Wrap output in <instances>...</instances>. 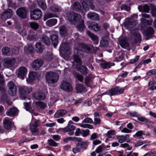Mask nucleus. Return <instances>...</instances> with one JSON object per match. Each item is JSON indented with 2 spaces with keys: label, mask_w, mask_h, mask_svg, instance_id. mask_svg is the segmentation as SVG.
I'll use <instances>...</instances> for the list:
<instances>
[{
  "label": "nucleus",
  "mask_w": 156,
  "mask_h": 156,
  "mask_svg": "<svg viewBox=\"0 0 156 156\" xmlns=\"http://www.w3.org/2000/svg\"><path fill=\"white\" fill-rule=\"evenodd\" d=\"M46 82L49 83H54L56 82L59 78L58 75L56 73L49 71L45 75Z\"/></svg>",
  "instance_id": "f257e3e1"
},
{
  "label": "nucleus",
  "mask_w": 156,
  "mask_h": 156,
  "mask_svg": "<svg viewBox=\"0 0 156 156\" xmlns=\"http://www.w3.org/2000/svg\"><path fill=\"white\" fill-rule=\"evenodd\" d=\"M137 16L136 14H133L130 18H128L125 19V22L123 23L124 26L127 28H132L137 24L136 19Z\"/></svg>",
  "instance_id": "f03ea898"
},
{
  "label": "nucleus",
  "mask_w": 156,
  "mask_h": 156,
  "mask_svg": "<svg viewBox=\"0 0 156 156\" xmlns=\"http://www.w3.org/2000/svg\"><path fill=\"white\" fill-rule=\"evenodd\" d=\"M79 47L80 50L83 51L90 54L96 50L98 48L94 47L92 45L86 44L83 43H80L79 45Z\"/></svg>",
  "instance_id": "7ed1b4c3"
},
{
  "label": "nucleus",
  "mask_w": 156,
  "mask_h": 156,
  "mask_svg": "<svg viewBox=\"0 0 156 156\" xmlns=\"http://www.w3.org/2000/svg\"><path fill=\"white\" fill-rule=\"evenodd\" d=\"M68 20L72 24H75L76 23L81 19V16L74 12H70L67 15Z\"/></svg>",
  "instance_id": "20e7f679"
},
{
  "label": "nucleus",
  "mask_w": 156,
  "mask_h": 156,
  "mask_svg": "<svg viewBox=\"0 0 156 156\" xmlns=\"http://www.w3.org/2000/svg\"><path fill=\"white\" fill-rule=\"evenodd\" d=\"M20 96L22 99L26 98L27 94H29L32 91L31 88L25 86L19 88Z\"/></svg>",
  "instance_id": "39448f33"
},
{
  "label": "nucleus",
  "mask_w": 156,
  "mask_h": 156,
  "mask_svg": "<svg viewBox=\"0 0 156 156\" xmlns=\"http://www.w3.org/2000/svg\"><path fill=\"white\" fill-rule=\"evenodd\" d=\"M41 125V122L39 120H35L34 122L30 124V130L32 134L34 136L37 135L38 133V129L37 127Z\"/></svg>",
  "instance_id": "423d86ee"
},
{
  "label": "nucleus",
  "mask_w": 156,
  "mask_h": 156,
  "mask_svg": "<svg viewBox=\"0 0 156 156\" xmlns=\"http://www.w3.org/2000/svg\"><path fill=\"white\" fill-rule=\"evenodd\" d=\"M16 61L14 58H6L4 60L3 65L6 68L12 69L13 68Z\"/></svg>",
  "instance_id": "0eeeda50"
},
{
  "label": "nucleus",
  "mask_w": 156,
  "mask_h": 156,
  "mask_svg": "<svg viewBox=\"0 0 156 156\" xmlns=\"http://www.w3.org/2000/svg\"><path fill=\"white\" fill-rule=\"evenodd\" d=\"M30 15L32 20H38L41 18L42 12L40 9H36L30 11Z\"/></svg>",
  "instance_id": "6e6552de"
},
{
  "label": "nucleus",
  "mask_w": 156,
  "mask_h": 156,
  "mask_svg": "<svg viewBox=\"0 0 156 156\" xmlns=\"http://www.w3.org/2000/svg\"><path fill=\"white\" fill-rule=\"evenodd\" d=\"M70 49L68 43H62L59 49V51L65 55H69L70 53Z\"/></svg>",
  "instance_id": "1a4fd4ad"
},
{
  "label": "nucleus",
  "mask_w": 156,
  "mask_h": 156,
  "mask_svg": "<svg viewBox=\"0 0 156 156\" xmlns=\"http://www.w3.org/2000/svg\"><path fill=\"white\" fill-rule=\"evenodd\" d=\"M9 94L12 96L15 95L17 92V88L15 84L12 81L9 82L7 84Z\"/></svg>",
  "instance_id": "9d476101"
},
{
  "label": "nucleus",
  "mask_w": 156,
  "mask_h": 156,
  "mask_svg": "<svg viewBox=\"0 0 156 156\" xmlns=\"http://www.w3.org/2000/svg\"><path fill=\"white\" fill-rule=\"evenodd\" d=\"M3 126L4 128L7 130H9L12 127L15 130L16 128L14 123L11 122L9 118H5L3 120Z\"/></svg>",
  "instance_id": "9b49d317"
},
{
  "label": "nucleus",
  "mask_w": 156,
  "mask_h": 156,
  "mask_svg": "<svg viewBox=\"0 0 156 156\" xmlns=\"http://www.w3.org/2000/svg\"><path fill=\"white\" fill-rule=\"evenodd\" d=\"M27 12L26 9L23 7L19 8L16 11L17 15L23 19H25L26 18Z\"/></svg>",
  "instance_id": "f8f14e48"
},
{
  "label": "nucleus",
  "mask_w": 156,
  "mask_h": 156,
  "mask_svg": "<svg viewBox=\"0 0 156 156\" xmlns=\"http://www.w3.org/2000/svg\"><path fill=\"white\" fill-rule=\"evenodd\" d=\"M60 87L66 91L71 92L73 90V88L71 84L66 81H63L62 82Z\"/></svg>",
  "instance_id": "ddd939ff"
},
{
  "label": "nucleus",
  "mask_w": 156,
  "mask_h": 156,
  "mask_svg": "<svg viewBox=\"0 0 156 156\" xmlns=\"http://www.w3.org/2000/svg\"><path fill=\"white\" fill-rule=\"evenodd\" d=\"M43 64V61L42 60L37 59L34 60L32 62L31 67L32 69L34 70H37L42 66Z\"/></svg>",
  "instance_id": "4468645a"
},
{
  "label": "nucleus",
  "mask_w": 156,
  "mask_h": 156,
  "mask_svg": "<svg viewBox=\"0 0 156 156\" xmlns=\"http://www.w3.org/2000/svg\"><path fill=\"white\" fill-rule=\"evenodd\" d=\"M27 73V69L25 67L23 66L20 67L18 69V76L19 78L23 80Z\"/></svg>",
  "instance_id": "2eb2a0df"
},
{
  "label": "nucleus",
  "mask_w": 156,
  "mask_h": 156,
  "mask_svg": "<svg viewBox=\"0 0 156 156\" xmlns=\"http://www.w3.org/2000/svg\"><path fill=\"white\" fill-rule=\"evenodd\" d=\"M33 96L35 99L39 100H43L46 99L45 94L40 91L34 93L33 94Z\"/></svg>",
  "instance_id": "dca6fc26"
},
{
  "label": "nucleus",
  "mask_w": 156,
  "mask_h": 156,
  "mask_svg": "<svg viewBox=\"0 0 156 156\" xmlns=\"http://www.w3.org/2000/svg\"><path fill=\"white\" fill-rule=\"evenodd\" d=\"M12 15V11L10 9L5 10L2 13V18L3 20H6L10 18Z\"/></svg>",
  "instance_id": "f3484780"
},
{
  "label": "nucleus",
  "mask_w": 156,
  "mask_h": 156,
  "mask_svg": "<svg viewBox=\"0 0 156 156\" xmlns=\"http://www.w3.org/2000/svg\"><path fill=\"white\" fill-rule=\"evenodd\" d=\"M94 77L91 74H89L85 78V83L86 86L89 87H92L93 84V80Z\"/></svg>",
  "instance_id": "a211bd4d"
},
{
  "label": "nucleus",
  "mask_w": 156,
  "mask_h": 156,
  "mask_svg": "<svg viewBox=\"0 0 156 156\" xmlns=\"http://www.w3.org/2000/svg\"><path fill=\"white\" fill-rule=\"evenodd\" d=\"M130 116L132 117H137L138 120L141 122H143L146 123H147L149 122V120L147 118L143 117H139V115L136 112H130Z\"/></svg>",
  "instance_id": "6ab92c4d"
},
{
  "label": "nucleus",
  "mask_w": 156,
  "mask_h": 156,
  "mask_svg": "<svg viewBox=\"0 0 156 156\" xmlns=\"http://www.w3.org/2000/svg\"><path fill=\"white\" fill-rule=\"evenodd\" d=\"M88 28L90 29L95 31H99L101 29L100 26L95 22L90 23L88 25Z\"/></svg>",
  "instance_id": "aec40b11"
},
{
  "label": "nucleus",
  "mask_w": 156,
  "mask_h": 156,
  "mask_svg": "<svg viewBox=\"0 0 156 156\" xmlns=\"http://www.w3.org/2000/svg\"><path fill=\"white\" fill-rule=\"evenodd\" d=\"M119 44L123 48H129V44L127 42L126 38L122 37L119 39Z\"/></svg>",
  "instance_id": "412c9836"
},
{
  "label": "nucleus",
  "mask_w": 156,
  "mask_h": 156,
  "mask_svg": "<svg viewBox=\"0 0 156 156\" xmlns=\"http://www.w3.org/2000/svg\"><path fill=\"white\" fill-rule=\"evenodd\" d=\"M35 106L39 110H43L47 107V104L41 101H37L35 102Z\"/></svg>",
  "instance_id": "4be33fe9"
},
{
  "label": "nucleus",
  "mask_w": 156,
  "mask_h": 156,
  "mask_svg": "<svg viewBox=\"0 0 156 156\" xmlns=\"http://www.w3.org/2000/svg\"><path fill=\"white\" fill-rule=\"evenodd\" d=\"M38 73L37 72H32L29 73V74L28 79H27L28 82V80L30 82H32L36 79L38 76Z\"/></svg>",
  "instance_id": "5701e85b"
},
{
  "label": "nucleus",
  "mask_w": 156,
  "mask_h": 156,
  "mask_svg": "<svg viewBox=\"0 0 156 156\" xmlns=\"http://www.w3.org/2000/svg\"><path fill=\"white\" fill-rule=\"evenodd\" d=\"M87 34L90 37L92 40L94 41V43L96 44H97L98 43V37L94 34L90 33V31L87 32Z\"/></svg>",
  "instance_id": "b1692460"
},
{
  "label": "nucleus",
  "mask_w": 156,
  "mask_h": 156,
  "mask_svg": "<svg viewBox=\"0 0 156 156\" xmlns=\"http://www.w3.org/2000/svg\"><path fill=\"white\" fill-rule=\"evenodd\" d=\"M76 128L75 126L70 125L69 124L68 125L63 128H61L60 129L64 132H67L70 131H73Z\"/></svg>",
  "instance_id": "393cba45"
},
{
  "label": "nucleus",
  "mask_w": 156,
  "mask_h": 156,
  "mask_svg": "<svg viewBox=\"0 0 156 156\" xmlns=\"http://www.w3.org/2000/svg\"><path fill=\"white\" fill-rule=\"evenodd\" d=\"M87 16L88 18L91 20L97 21L99 20V18L98 15L95 13H89L87 14Z\"/></svg>",
  "instance_id": "a878e982"
},
{
  "label": "nucleus",
  "mask_w": 156,
  "mask_h": 156,
  "mask_svg": "<svg viewBox=\"0 0 156 156\" xmlns=\"http://www.w3.org/2000/svg\"><path fill=\"white\" fill-rule=\"evenodd\" d=\"M138 9L139 11L141 12H148L150 10L149 6L147 4L144 5H139L138 7Z\"/></svg>",
  "instance_id": "bb28decb"
},
{
  "label": "nucleus",
  "mask_w": 156,
  "mask_h": 156,
  "mask_svg": "<svg viewBox=\"0 0 156 156\" xmlns=\"http://www.w3.org/2000/svg\"><path fill=\"white\" fill-rule=\"evenodd\" d=\"M66 112V111L65 110H59L55 114L54 117L55 118H58L62 117L64 115Z\"/></svg>",
  "instance_id": "cd10ccee"
},
{
  "label": "nucleus",
  "mask_w": 156,
  "mask_h": 156,
  "mask_svg": "<svg viewBox=\"0 0 156 156\" xmlns=\"http://www.w3.org/2000/svg\"><path fill=\"white\" fill-rule=\"evenodd\" d=\"M59 30L60 33L62 36L64 37L67 35L68 31L65 26H61L59 27Z\"/></svg>",
  "instance_id": "c85d7f7f"
},
{
  "label": "nucleus",
  "mask_w": 156,
  "mask_h": 156,
  "mask_svg": "<svg viewBox=\"0 0 156 156\" xmlns=\"http://www.w3.org/2000/svg\"><path fill=\"white\" fill-rule=\"evenodd\" d=\"M154 33V30L151 27H150L147 29L144 32L145 36L147 37L151 36Z\"/></svg>",
  "instance_id": "c756f323"
},
{
  "label": "nucleus",
  "mask_w": 156,
  "mask_h": 156,
  "mask_svg": "<svg viewBox=\"0 0 156 156\" xmlns=\"http://www.w3.org/2000/svg\"><path fill=\"white\" fill-rule=\"evenodd\" d=\"M17 109L16 108H10L6 112V114L10 116H13L15 115L17 112Z\"/></svg>",
  "instance_id": "7c9ffc66"
},
{
  "label": "nucleus",
  "mask_w": 156,
  "mask_h": 156,
  "mask_svg": "<svg viewBox=\"0 0 156 156\" xmlns=\"http://www.w3.org/2000/svg\"><path fill=\"white\" fill-rule=\"evenodd\" d=\"M51 40L54 47H56L58 43V36L56 34H53L51 36Z\"/></svg>",
  "instance_id": "2f4dec72"
},
{
  "label": "nucleus",
  "mask_w": 156,
  "mask_h": 156,
  "mask_svg": "<svg viewBox=\"0 0 156 156\" xmlns=\"http://www.w3.org/2000/svg\"><path fill=\"white\" fill-rule=\"evenodd\" d=\"M72 59L78 65H81L82 60L81 58L77 55L76 54H73V56Z\"/></svg>",
  "instance_id": "473e14b6"
},
{
  "label": "nucleus",
  "mask_w": 156,
  "mask_h": 156,
  "mask_svg": "<svg viewBox=\"0 0 156 156\" xmlns=\"http://www.w3.org/2000/svg\"><path fill=\"white\" fill-rule=\"evenodd\" d=\"M0 90L1 92L4 93L5 91L4 84V81L2 76L0 73Z\"/></svg>",
  "instance_id": "72a5a7b5"
},
{
  "label": "nucleus",
  "mask_w": 156,
  "mask_h": 156,
  "mask_svg": "<svg viewBox=\"0 0 156 156\" xmlns=\"http://www.w3.org/2000/svg\"><path fill=\"white\" fill-rule=\"evenodd\" d=\"M77 29L78 30L81 32H83L84 30L86 27L84 24V21L82 20L77 25Z\"/></svg>",
  "instance_id": "f704fd0d"
},
{
  "label": "nucleus",
  "mask_w": 156,
  "mask_h": 156,
  "mask_svg": "<svg viewBox=\"0 0 156 156\" xmlns=\"http://www.w3.org/2000/svg\"><path fill=\"white\" fill-rule=\"evenodd\" d=\"M57 22V20L55 19H51L47 20L46 23L47 26L51 27L55 25Z\"/></svg>",
  "instance_id": "c9c22d12"
},
{
  "label": "nucleus",
  "mask_w": 156,
  "mask_h": 156,
  "mask_svg": "<svg viewBox=\"0 0 156 156\" xmlns=\"http://www.w3.org/2000/svg\"><path fill=\"white\" fill-rule=\"evenodd\" d=\"M78 70L82 74L86 75L88 73V69L84 66H81L78 68Z\"/></svg>",
  "instance_id": "e433bc0d"
},
{
  "label": "nucleus",
  "mask_w": 156,
  "mask_h": 156,
  "mask_svg": "<svg viewBox=\"0 0 156 156\" xmlns=\"http://www.w3.org/2000/svg\"><path fill=\"white\" fill-rule=\"evenodd\" d=\"M24 52L26 54H29L30 53L33 52L34 48L33 46L31 45H28L25 47L24 48Z\"/></svg>",
  "instance_id": "4c0bfd02"
},
{
  "label": "nucleus",
  "mask_w": 156,
  "mask_h": 156,
  "mask_svg": "<svg viewBox=\"0 0 156 156\" xmlns=\"http://www.w3.org/2000/svg\"><path fill=\"white\" fill-rule=\"evenodd\" d=\"M1 99L2 101H5L9 105H11L12 103V102L9 99L7 95L5 94H2Z\"/></svg>",
  "instance_id": "58836bf2"
},
{
  "label": "nucleus",
  "mask_w": 156,
  "mask_h": 156,
  "mask_svg": "<svg viewBox=\"0 0 156 156\" xmlns=\"http://www.w3.org/2000/svg\"><path fill=\"white\" fill-rule=\"evenodd\" d=\"M41 39L42 41L45 44L49 45L50 44V42L49 38L45 35H42Z\"/></svg>",
  "instance_id": "ea45409f"
},
{
  "label": "nucleus",
  "mask_w": 156,
  "mask_h": 156,
  "mask_svg": "<svg viewBox=\"0 0 156 156\" xmlns=\"http://www.w3.org/2000/svg\"><path fill=\"white\" fill-rule=\"evenodd\" d=\"M76 89L77 92L81 93L87 91L86 88L82 84L76 85Z\"/></svg>",
  "instance_id": "a19ab883"
},
{
  "label": "nucleus",
  "mask_w": 156,
  "mask_h": 156,
  "mask_svg": "<svg viewBox=\"0 0 156 156\" xmlns=\"http://www.w3.org/2000/svg\"><path fill=\"white\" fill-rule=\"evenodd\" d=\"M37 3L39 6L43 10L46 9L47 6L44 2L42 0H37Z\"/></svg>",
  "instance_id": "79ce46f5"
},
{
  "label": "nucleus",
  "mask_w": 156,
  "mask_h": 156,
  "mask_svg": "<svg viewBox=\"0 0 156 156\" xmlns=\"http://www.w3.org/2000/svg\"><path fill=\"white\" fill-rule=\"evenodd\" d=\"M81 6L79 2H75L74 3L73 9L74 10L80 12L81 11Z\"/></svg>",
  "instance_id": "37998d69"
},
{
  "label": "nucleus",
  "mask_w": 156,
  "mask_h": 156,
  "mask_svg": "<svg viewBox=\"0 0 156 156\" xmlns=\"http://www.w3.org/2000/svg\"><path fill=\"white\" fill-rule=\"evenodd\" d=\"M35 46L37 53H41L43 51V46L41 43L37 42Z\"/></svg>",
  "instance_id": "c03bdc74"
},
{
  "label": "nucleus",
  "mask_w": 156,
  "mask_h": 156,
  "mask_svg": "<svg viewBox=\"0 0 156 156\" xmlns=\"http://www.w3.org/2000/svg\"><path fill=\"white\" fill-rule=\"evenodd\" d=\"M140 20L142 23L144 25H151V24L153 22L152 20L151 19L150 21L145 19L144 18H140Z\"/></svg>",
  "instance_id": "a18cd8bd"
},
{
  "label": "nucleus",
  "mask_w": 156,
  "mask_h": 156,
  "mask_svg": "<svg viewBox=\"0 0 156 156\" xmlns=\"http://www.w3.org/2000/svg\"><path fill=\"white\" fill-rule=\"evenodd\" d=\"M2 53L5 55H11V53L10 51L9 48L8 47H3L2 50Z\"/></svg>",
  "instance_id": "49530a36"
},
{
  "label": "nucleus",
  "mask_w": 156,
  "mask_h": 156,
  "mask_svg": "<svg viewBox=\"0 0 156 156\" xmlns=\"http://www.w3.org/2000/svg\"><path fill=\"white\" fill-rule=\"evenodd\" d=\"M108 40L105 37L102 38L101 42L100 45L102 47H105L108 45Z\"/></svg>",
  "instance_id": "de8ad7c7"
},
{
  "label": "nucleus",
  "mask_w": 156,
  "mask_h": 156,
  "mask_svg": "<svg viewBox=\"0 0 156 156\" xmlns=\"http://www.w3.org/2000/svg\"><path fill=\"white\" fill-rule=\"evenodd\" d=\"M117 89L116 87L115 88H112L111 89L109 90L108 94L110 96H112L115 95H117Z\"/></svg>",
  "instance_id": "09e8293b"
},
{
  "label": "nucleus",
  "mask_w": 156,
  "mask_h": 156,
  "mask_svg": "<svg viewBox=\"0 0 156 156\" xmlns=\"http://www.w3.org/2000/svg\"><path fill=\"white\" fill-rule=\"evenodd\" d=\"M50 9L53 12H57L61 10V8L58 5H54L51 6Z\"/></svg>",
  "instance_id": "8fccbe9b"
},
{
  "label": "nucleus",
  "mask_w": 156,
  "mask_h": 156,
  "mask_svg": "<svg viewBox=\"0 0 156 156\" xmlns=\"http://www.w3.org/2000/svg\"><path fill=\"white\" fill-rule=\"evenodd\" d=\"M84 123H83V121L80 126L81 127L84 128H88L90 129L93 128L94 127L92 125L87 124H84Z\"/></svg>",
  "instance_id": "3c124183"
},
{
  "label": "nucleus",
  "mask_w": 156,
  "mask_h": 156,
  "mask_svg": "<svg viewBox=\"0 0 156 156\" xmlns=\"http://www.w3.org/2000/svg\"><path fill=\"white\" fill-rule=\"evenodd\" d=\"M56 15L55 14H53L51 13H48L45 14L44 16V20H46L50 18L56 17Z\"/></svg>",
  "instance_id": "603ef678"
},
{
  "label": "nucleus",
  "mask_w": 156,
  "mask_h": 156,
  "mask_svg": "<svg viewBox=\"0 0 156 156\" xmlns=\"http://www.w3.org/2000/svg\"><path fill=\"white\" fill-rule=\"evenodd\" d=\"M80 143L81 145V148L85 150L86 149L89 144V142L88 141H86V142L81 141V142H80Z\"/></svg>",
  "instance_id": "864d4df0"
},
{
  "label": "nucleus",
  "mask_w": 156,
  "mask_h": 156,
  "mask_svg": "<svg viewBox=\"0 0 156 156\" xmlns=\"http://www.w3.org/2000/svg\"><path fill=\"white\" fill-rule=\"evenodd\" d=\"M90 131L88 129L84 130L82 129L81 135L83 137H85L88 136L90 134Z\"/></svg>",
  "instance_id": "5fc2aeb1"
},
{
  "label": "nucleus",
  "mask_w": 156,
  "mask_h": 156,
  "mask_svg": "<svg viewBox=\"0 0 156 156\" xmlns=\"http://www.w3.org/2000/svg\"><path fill=\"white\" fill-rule=\"evenodd\" d=\"M48 145L51 147H56L57 146V143L55 142L53 140L51 139L48 140Z\"/></svg>",
  "instance_id": "6e6d98bb"
},
{
  "label": "nucleus",
  "mask_w": 156,
  "mask_h": 156,
  "mask_svg": "<svg viewBox=\"0 0 156 156\" xmlns=\"http://www.w3.org/2000/svg\"><path fill=\"white\" fill-rule=\"evenodd\" d=\"M100 66L104 69H108L111 67L110 64L107 62L101 63L100 64Z\"/></svg>",
  "instance_id": "4d7b16f0"
},
{
  "label": "nucleus",
  "mask_w": 156,
  "mask_h": 156,
  "mask_svg": "<svg viewBox=\"0 0 156 156\" xmlns=\"http://www.w3.org/2000/svg\"><path fill=\"white\" fill-rule=\"evenodd\" d=\"M117 139L118 140V142L120 143H122L126 141L124 136L119 135L117 136Z\"/></svg>",
  "instance_id": "13d9d810"
},
{
  "label": "nucleus",
  "mask_w": 156,
  "mask_h": 156,
  "mask_svg": "<svg viewBox=\"0 0 156 156\" xmlns=\"http://www.w3.org/2000/svg\"><path fill=\"white\" fill-rule=\"evenodd\" d=\"M74 76L80 82H82L83 81V78L82 76L80 74L75 73Z\"/></svg>",
  "instance_id": "bf43d9fd"
},
{
  "label": "nucleus",
  "mask_w": 156,
  "mask_h": 156,
  "mask_svg": "<svg viewBox=\"0 0 156 156\" xmlns=\"http://www.w3.org/2000/svg\"><path fill=\"white\" fill-rule=\"evenodd\" d=\"M30 26L33 29L36 30L39 27V25L37 23H30Z\"/></svg>",
  "instance_id": "052dcab7"
},
{
  "label": "nucleus",
  "mask_w": 156,
  "mask_h": 156,
  "mask_svg": "<svg viewBox=\"0 0 156 156\" xmlns=\"http://www.w3.org/2000/svg\"><path fill=\"white\" fill-rule=\"evenodd\" d=\"M7 2L8 5L9 7H13L16 5V4L12 0H7Z\"/></svg>",
  "instance_id": "680f3d73"
},
{
  "label": "nucleus",
  "mask_w": 156,
  "mask_h": 156,
  "mask_svg": "<svg viewBox=\"0 0 156 156\" xmlns=\"http://www.w3.org/2000/svg\"><path fill=\"white\" fill-rule=\"evenodd\" d=\"M83 123H93V121L91 118H87L83 120Z\"/></svg>",
  "instance_id": "e2e57ef3"
},
{
  "label": "nucleus",
  "mask_w": 156,
  "mask_h": 156,
  "mask_svg": "<svg viewBox=\"0 0 156 156\" xmlns=\"http://www.w3.org/2000/svg\"><path fill=\"white\" fill-rule=\"evenodd\" d=\"M120 147L123 148L127 147V149L129 150H131L132 148V147H130L129 144L127 143L122 144H121V146Z\"/></svg>",
  "instance_id": "0e129e2a"
},
{
  "label": "nucleus",
  "mask_w": 156,
  "mask_h": 156,
  "mask_svg": "<svg viewBox=\"0 0 156 156\" xmlns=\"http://www.w3.org/2000/svg\"><path fill=\"white\" fill-rule=\"evenodd\" d=\"M143 132L142 130L137 131L136 134L133 135V137L136 138L137 137L143 135Z\"/></svg>",
  "instance_id": "69168bd1"
},
{
  "label": "nucleus",
  "mask_w": 156,
  "mask_h": 156,
  "mask_svg": "<svg viewBox=\"0 0 156 156\" xmlns=\"http://www.w3.org/2000/svg\"><path fill=\"white\" fill-rule=\"evenodd\" d=\"M101 141L99 140L96 139L93 141V147H94V146L101 144Z\"/></svg>",
  "instance_id": "338daca9"
},
{
  "label": "nucleus",
  "mask_w": 156,
  "mask_h": 156,
  "mask_svg": "<svg viewBox=\"0 0 156 156\" xmlns=\"http://www.w3.org/2000/svg\"><path fill=\"white\" fill-rule=\"evenodd\" d=\"M103 146H104V144H103L98 147L96 150V151L97 153H99L101 151L103 147Z\"/></svg>",
  "instance_id": "774afa93"
}]
</instances>
